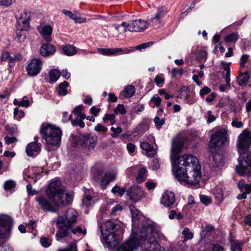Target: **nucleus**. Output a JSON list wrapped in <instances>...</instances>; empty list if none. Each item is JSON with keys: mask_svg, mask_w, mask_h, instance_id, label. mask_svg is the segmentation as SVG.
<instances>
[{"mask_svg": "<svg viewBox=\"0 0 251 251\" xmlns=\"http://www.w3.org/2000/svg\"><path fill=\"white\" fill-rule=\"evenodd\" d=\"M183 146L184 142L178 136L173 139L170 156L173 172L180 183L197 184L201 177V166L198 158L192 155L184 154L177 157Z\"/></svg>", "mask_w": 251, "mask_h": 251, "instance_id": "obj_1", "label": "nucleus"}, {"mask_svg": "<svg viewBox=\"0 0 251 251\" xmlns=\"http://www.w3.org/2000/svg\"><path fill=\"white\" fill-rule=\"evenodd\" d=\"M139 233L118 247L116 251H133L137 248L146 244L155 246H160L157 243L155 238L158 235L156 225L151 221H145L141 225Z\"/></svg>", "mask_w": 251, "mask_h": 251, "instance_id": "obj_2", "label": "nucleus"}, {"mask_svg": "<svg viewBox=\"0 0 251 251\" xmlns=\"http://www.w3.org/2000/svg\"><path fill=\"white\" fill-rule=\"evenodd\" d=\"M77 212L74 209H69L63 216H59L56 221L58 230L56 234V239L59 241L69 234L68 229L76 223Z\"/></svg>", "mask_w": 251, "mask_h": 251, "instance_id": "obj_3", "label": "nucleus"}, {"mask_svg": "<svg viewBox=\"0 0 251 251\" xmlns=\"http://www.w3.org/2000/svg\"><path fill=\"white\" fill-rule=\"evenodd\" d=\"M40 132L48 144L56 147L59 146L62 134L60 128L50 124H43Z\"/></svg>", "mask_w": 251, "mask_h": 251, "instance_id": "obj_4", "label": "nucleus"}, {"mask_svg": "<svg viewBox=\"0 0 251 251\" xmlns=\"http://www.w3.org/2000/svg\"><path fill=\"white\" fill-rule=\"evenodd\" d=\"M117 225L112 221H107L101 226L103 240L109 248H115L118 243L116 231Z\"/></svg>", "mask_w": 251, "mask_h": 251, "instance_id": "obj_5", "label": "nucleus"}, {"mask_svg": "<svg viewBox=\"0 0 251 251\" xmlns=\"http://www.w3.org/2000/svg\"><path fill=\"white\" fill-rule=\"evenodd\" d=\"M239 165L236 167V172L241 176H251V152L240 153L238 157Z\"/></svg>", "mask_w": 251, "mask_h": 251, "instance_id": "obj_6", "label": "nucleus"}, {"mask_svg": "<svg viewBox=\"0 0 251 251\" xmlns=\"http://www.w3.org/2000/svg\"><path fill=\"white\" fill-rule=\"evenodd\" d=\"M226 140V130L225 128L217 130L211 136L208 145L210 151L213 153L215 150L224 146Z\"/></svg>", "mask_w": 251, "mask_h": 251, "instance_id": "obj_7", "label": "nucleus"}, {"mask_svg": "<svg viewBox=\"0 0 251 251\" xmlns=\"http://www.w3.org/2000/svg\"><path fill=\"white\" fill-rule=\"evenodd\" d=\"M13 226V220L9 215H0V239L9 237L11 228Z\"/></svg>", "mask_w": 251, "mask_h": 251, "instance_id": "obj_8", "label": "nucleus"}, {"mask_svg": "<svg viewBox=\"0 0 251 251\" xmlns=\"http://www.w3.org/2000/svg\"><path fill=\"white\" fill-rule=\"evenodd\" d=\"M65 192L64 187L61 185L60 181L56 180L51 182L48 186L46 193L50 199H53L55 204H58L57 200L62 192Z\"/></svg>", "mask_w": 251, "mask_h": 251, "instance_id": "obj_9", "label": "nucleus"}, {"mask_svg": "<svg viewBox=\"0 0 251 251\" xmlns=\"http://www.w3.org/2000/svg\"><path fill=\"white\" fill-rule=\"evenodd\" d=\"M121 26L125 28L124 32L127 31L130 32H141L144 31L148 26L146 21L142 20H135L129 23L123 22Z\"/></svg>", "mask_w": 251, "mask_h": 251, "instance_id": "obj_10", "label": "nucleus"}, {"mask_svg": "<svg viewBox=\"0 0 251 251\" xmlns=\"http://www.w3.org/2000/svg\"><path fill=\"white\" fill-rule=\"evenodd\" d=\"M35 200L43 210L51 212H56L54 207L55 202L53 199L50 198L46 194V195H40L36 197Z\"/></svg>", "mask_w": 251, "mask_h": 251, "instance_id": "obj_11", "label": "nucleus"}, {"mask_svg": "<svg viewBox=\"0 0 251 251\" xmlns=\"http://www.w3.org/2000/svg\"><path fill=\"white\" fill-rule=\"evenodd\" d=\"M236 145L240 151L248 150L251 146V133L247 129L244 130L238 136Z\"/></svg>", "mask_w": 251, "mask_h": 251, "instance_id": "obj_12", "label": "nucleus"}, {"mask_svg": "<svg viewBox=\"0 0 251 251\" xmlns=\"http://www.w3.org/2000/svg\"><path fill=\"white\" fill-rule=\"evenodd\" d=\"M98 141L97 136L90 134L80 135L78 143L81 146L87 147L89 149H93Z\"/></svg>", "mask_w": 251, "mask_h": 251, "instance_id": "obj_13", "label": "nucleus"}, {"mask_svg": "<svg viewBox=\"0 0 251 251\" xmlns=\"http://www.w3.org/2000/svg\"><path fill=\"white\" fill-rule=\"evenodd\" d=\"M42 67V62L41 60L33 58L28 63L26 70L29 75L34 76L40 73Z\"/></svg>", "mask_w": 251, "mask_h": 251, "instance_id": "obj_14", "label": "nucleus"}, {"mask_svg": "<svg viewBox=\"0 0 251 251\" xmlns=\"http://www.w3.org/2000/svg\"><path fill=\"white\" fill-rule=\"evenodd\" d=\"M127 195L129 199L134 202H137L144 196V192L142 187L133 185L130 187L127 191Z\"/></svg>", "mask_w": 251, "mask_h": 251, "instance_id": "obj_15", "label": "nucleus"}, {"mask_svg": "<svg viewBox=\"0 0 251 251\" xmlns=\"http://www.w3.org/2000/svg\"><path fill=\"white\" fill-rule=\"evenodd\" d=\"M30 13L25 10L19 17H17V22L18 28L20 29H28L29 26Z\"/></svg>", "mask_w": 251, "mask_h": 251, "instance_id": "obj_16", "label": "nucleus"}, {"mask_svg": "<svg viewBox=\"0 0 251 251\" xmlns=\"http://www.w3.org/2000/svg\"><path fill=\"white\" fill-rule=\"evenodd\" d=\"M176 201V196L172 191H166L163 193L161 203L166 207H171Z\"/></svg>", "mask_w": 251, "mask_h": 251, "instance_id": "obj_17", "label": "nucleus"}, {"mask_svg": "<svg viewBox=\"0 0 251 251\" xmlns=\"http://www.w3.org/2000/svg\"><path fill=\"white\" fill-rule=\"evenodd\" d=\"M41 144L37 142H31L26 147V152L28 156L36 155L41 150Z\"/></svg>", "mask_w": 251, "mask_h": 251, "instance_id": "obj_18", "label": "nucleus"}, {"mask_svg": "<svg viewBox=\"0 0 251 251\" xmlns=\"http://www.w3.org/2000/svg\"><path fill=\"white\" fill-rule=\"evenodd\" d=\"M55 47L50 44H43L40 49V54L42 56H49L53 54L55 52Z\"/></svg>", "mask_w": 251, "mask_h": 251, "instance_id": "obj_19", "label": "nucleus"}, {"mask_svg": "<svg viewBox=\"0 0 251 251\" xmlns=\"http://www.w3.org/2000/svg\"><path fill=\"white\" fill-rule=\"evenodd\" d=\"M116 174L112 173H106L101 178L100 185L102 189H105L111 181H114Z\"/></svg>", "mask_w": 251, "mask_h": 251, "instance_id": "obj_20", "label": "nucleus"}, {"mask_svg": "<svg viewBox=\"0 0 251 251\" xmlns=\"http://www.w3.org/2000/svg\"><path fill=\"white\" fill-rule=\"evenodd\" d=\"M250 78L251 72L250 71H246L241 73L239 76L237 77V81L240 86H246Z\"/></svg>", "mask_w": 251, "mask_h": 251, "instance_id": "obj_21", "label": "nucleus"}, {"mask_svg": "<svg viewBox=\"0 0 251 251\" xmlns=\"http://www.w3.org/2000/svg\"><path fill=\"white\" fill-rule=\"evenodd\" d=\"M72 200V197L69 194H65L64 192H62L61 196H60L58 199L57 200V202H58V204H55V205L64 206L66 204L70 202Z\"/></svg>", "mask_w": 251, "mask_h": 251, "instance_id": "obj_22", "label": "nucleus"}, {"mask_svg": "<svg viewBox=\"0 0 251 251\" xmlns=\"http://www.w3.org/2000/svg\"><path fill=\"white\" fill-rule=\"evenodd\" d=\"M140 147L146 151L147 155L149 157H153L156 153L155 150L148 142H141Z\"/></svg>", "mask_w": 251, "mask_h": 251, "instance_id": "obj_23", "label": "nucleus"}, {"mask_svg": "<svg viewBox=\"0 0 251 251\" xmlns=\"http://www.w3.org/2000/svg\"><path fill=\"white\" fill-rule=\"evenodd\" d=\"M16 28L17 30L15 36L14 37V40L18 43L22 44L25 42L26 39V36L25 31H26L27 29H20L18 28V25H17Z\"/></svg>", "mask_w": 251, "mask_h": 251, "instance_id": "obj_24", "label": "nucleus"}, {"mask_svg": "<svg viewBox=\"0 0 251 251\" xmlns=\"http://www.w3.org/2000/svg\"><path fill=\"white\" fill-rule=\"evenodd\" d=\"M75 117L73 121H72V125L74 126H79L80 128L85 127V123L83 120L85 118V114L75 115Z\"/></svg>", "mask_w": 251, "mask_h": 251, "instance_id": "obj_25", "label": "nucleus"}, {"mask_svg": "<svg viewBox=\"0 0 251 251\" xmlns=\"http://www.w3.org/2000/svg\"><path fill=\"white\" fill-rule=\"evenodd\" d=\"M97 50L98 52L103 55L109 56L116 55V51L120 50L116 49V48H98Z\"/></svg>", "mask_w": 251, "mask_h": 251, "instance_id": "obj_26", "label": "nucleus"}, {"mask_svg": "<svg viewBox=\"0 0 251 251\" xmlns=\"http://www.w3.org/2000/svg\"><path fill=\"white\" fill-rule=\"evenodd\" d=\"M52 28L51 26L49 25H46L42 27V30L40 32L42 34L44 38L48 41L50 40V36L52 34Z\"/></svg>", "mask_w": 251, "mask_h": 251, "instance_id": "obj_27", "label": "nucleus"}, {"mask_svg": "<svg viewBox=\"0 0 251 251\" xmlns=\"http://www.w3.org/2000/svg\"><path fill=\"white\" fill-rule=\"evenodd\" d=\"M63 13L67 16L70 17L71 19L74 20L76 23H82L86 22V19L77 17L76 15L73 13L71 11L64 10Z\"/></svg>", "mask_w": 251, "mask_h": 251, "instance_id": "obj_28", "label": "nucleus"}, {"mask_svg": "<svg viewBox=\"0 0 251 251\" xmlns=\"http://www.w3.org/2000/svg\"><path fill=\"white\" fill-rule=\"evenodd\" d=\"M69 86V83L67 81H64L63 82L60 83L56 90L59 96H64L68 93L67 90V87Z\"/></svg>", "mask_w": 251, "mask_h": 251, "instance_id": "obj_29", "label": "nucleus"}, {"mask_svg": "<svg viewBox=\"0 0 251 251\" xmlns=\"http://www.w3.org/2000/svg\"><path fill=\"white\" fill-rule=\"evenodd\" d=\"M238 188L241 192L245 193L247 194L251 192V183L248 184L245 183V180H240L238 184Z\"/></svg>", "mask_w": 251, "mask_h": 251, "instance_id": "obj_30", "label": "nucleus"}, {"mask_svg": "<svg viewBox=\"0 0 251 251\" xmlns=\"http://www.w3.org/2000/svg\"><path fill=\"white\" fill-rule=\"evenodd\" d=\"M222 156L219 153H215L213 155L210 166L212 168H217L221 163Z\"/></svg>", "mask_w": 251, "mask_h": 251, "instance_id": "obj_31", "label": "nucleus"}, {"mask_svg": "<svg viewBox=\"0 0 251 251\" xmlns=\"http://www.w3.org/2000/svg\"><path fill=\"white\" fill-rule=\"evenodd\" d=\"M63 53L68 56H72L76 53V48L73 45H66L62 46Z\"/></svg>", "mask_w": 251, "mask_h": 251, "instance_id": "obj_32", "label": "nucleus"}, {"mask_svg": "<svg viewBox=\"0 0 251 251\" xmlns=\"http://www.w3.org/2000/svg\"><path fill=\"white\" fill-rule=\"evenodd\" d=\"M131 212L132 215L133 226H135L137 225H139L140 220L141 219L144 218L142 215L141 214L140 212L137 210H135L134 211L133 209H131Z\"/></svg>", "mask_w": 251, "mask_h": 251, "instance_id": "obj_33", "label": "nucleus"}, {"mask_svg": "<svg viewBox=\"0 0 251 251\" xmlns=\"http://www.w3.org/2000/svg\"><path fill=\"white\" fill-rule=\"evenodd\" d=\"M239 38L238 32H233L227 34L225 37L224 40L226 43H235Z\"/></svg>", "mask_w": 251, "mask_h": 251, "instance_id": "obj_34", "label": "nucleus"}, {"mask_svg": "<svg viewBox=\"0 0 251 251\" xmlns=\"http://www.w3.org/2000/svg\"><path fill=\"white\" fill-rule=\"evenodd\" d=\"M147 171L144 168H142L139 170L136 177V180L138 183L143 182L147 177Z\"/></svg>", "mask_w": 251, "mask_h": 251, "instance_id": "obj_35", "label": "nucleus"}, {"mask_svg": "<svg viewBox=\"0 0 251 251\" xmlns=\"http://www.w3.org/2000/svg\"><path fill=\"white\" fill-rule=\"evenodd\" d=\"M124 92L126 98H131L135 92V88L132 85H127L125 88Z\"/></svg>", "mask_w": 251, "mask_h": 251, "instance_id": "obj_36", "label": "nucleus"}, {"mask_svg": "<svg viewBox=\"0 0 251 251\" xmlns=\"http://www.w3.org/2000/svg\"><path fill=\"white\" fill-rule=\"evenodd\" d=\"M61 73L60 71L54 69L51 70L49 73V76L50 81L52 83L56 82L60 76Z\"/></svg>", "mask_w": 251, "mask_h": 251, "instance_id": "obj_37", "label": "nucleus"}, {"mask_svg": "<svg viewBox=\"0 0 251 251\" xmlns=\"http://www.w3.org/2000/svg\"><path fill=\"white\" fill-rule=\"evenodd\" d=\"M111 192L113 194H116L117 193V195L119 197L123 196L126 192V188H121L119 186L116 185L111 190Z\"/></svg>", "mask_w": 251, "mask_h": 251, "instance_id": "obj_38", "label": "nucleus"}, {"mask_svg": "<svg viewBox=\"0 0 251 251\" xmlns=\"http://www.w3.org/2000/svg\"><path fill=\"white\" fill-rule=\"evenodd\" d=\"M182 233L184 236V241L191 240L193 237V234L190 231L189 229L187 227H185L183 229Z\"/></svg>", "mask_w": 251, "mask_h": 251, "instance_id": "obj_39", "label": "nucleus"}, {"mask_svg": "<svg viewBox=\"0 0 251 251\" xmlns=\"http://www.w3.org/2000/svg\"><path fill=\"white\" fill-rule=\"evenodd\" d=\"M149 128V125L146 123H142L136 127L137 131L140 134H143Z\"/></svg>", "mask_w": 251, "mask_h": 251, "instance_id": "obj_40", "label": "nucleus"}, {"mask_svg": "<svg viewBox=\"0 0 251 251\" xmlns=\"http://www.w3.org/2000/svg\"><path fill=\"white\" fill-rule=\"evenodd\" d=\"M6 130L10 135H13L17 132L18 129L15 125H7L5 126Z\"/></svg>", "mask_w": 251, "mask_h": 251, "instance_id": "obj_41", "label": "nucleus"}, {"mask_svg": "<svg viewBox=\"0 0 251 251\" xmlns=\"http://www.w3.org/2000/svg\"><path fill=\"white\" fill-rule=\"evenodd\" d=\"M153 121L155 124V126L157 129H160L165 123V120L164 119H160L159 117L157 116H156L154 118Z\"/></svg>", "mask_w": 251, "mask_h": 251, "instance_id": "obj_42", "label": "nucleus"}, {"mask_svg": "<svg viewBox=\"0 0 251 251\" xmlns=\"http://www.w3.org/2000/svg\"><path fill=\"white\" fill-rule=\"evenodd\" d=\"M0 58L1 61H6L9 63H12V56H10V53L8 51L2 52Z\"/></svg>", "mask_w": 251, "mask_h": 251, "instance_id": "obj_43", "label": "nucleus"}, {"mask_svg": "<svg viewBox=\"0 0 251 251\" xmlns=\"http://www.w3.org/2000/svg\"><path fill=\"white\" fill-rule=\"evenodd\" d=\"M114 112L115 114L120 113L121 114L124 115L126 113V111L123 104H119L114 109Z\"/></svg>", "mask_w": 251, "mask_h": 251, "instance_id": "obj_44", "label": "nucleus"}, {"mask_svg": "<svg viewBox=\"0 0 251 251\" xmlns=\"http://www.w3.org/2000/svg\"><path fill=\"white\" fill-rule=\"evenodd\" d=\"M116 49H120V50L116 51L117 54H127L135 50L134 47H131L129 48H116Z\"/></svg>", "mask_w": 251, "mask_h": 251, "instance_id": "obj_45", "label": "nucleus"}, {"mask_svg": "<svg viewBox=\"0 0 251 251\" xmlns=\"http://www.w3.org/2000/svg\"><path fill=\"white\" fill-rule=\"evenodd\" d=\"M58 251H77L76 243L75 242H73L70 244L66 249H59Z\"/></svg>", "mask_w": 251, "mask_h": 251, "instance_id": "obj_46", "label": "nucleus"}, {"mask_svg": "<svg viewBox=\"0 0 251 251\" xmlns=\"http://www.w3.org/2000/svg\"><path fill=\"white\" fill-rule=\"evenodd\" d=\"M166 9L165 8L163 7H161L160 8H159L158 9L157 13L155 15V16L152 19H155L157 20H159L160 19H161L162 17H163L165 13H166Z\"/></svg>", "mask_w": 251, "mask_h": 251, "instance_id": "obj_47", "label": "nucleus"}, {"mask_svg": "<svg viewBox=\"0 0 251 251\" xmlns=\"http://www.w3.org/2000/svg\"><path fill=\"white\" fill-rule=\"evenodd\" d=\"M110 130L113 132V133L111 134V136L113 138L117 137L118 135L121 133L123 131L122 128L119 126H118L116 128L112 126L111 127Z\"/></svg>", "mask_w": 251, "mask_h": 251, "instance_id": "obj_48", "label": "nucleus"}, {"mask_svg": "<svg viewBox=\"0 0 251 251\" xmlns=\"http://www.w3.org/2000/svg\"><path fill=\"white\" fill-rule=\"evenodd\" d=\"M16 0H0V6L8 7L15 2Z\"/></svg>", "mask_w": 251, "mask_h": 251, "instance_id": "obj_49", "label": "nucleus"}, {"mask_svg": "<svg viewBox=\"0 0 251 251\" xmlns=\"http://www.w3.org/2000/svg\"><path fill=\"white\" fill-rule=\"evenodd\" d=\"M15 186V183L12 180H7L4 184V187L6 190H10Z\"/></svg>", "mask_w": 251, "mask_h": 251, "instance_id": "obj_50", "label": "nucleus"}, {"mask_svg": "<svg viewBox=\"0 0 251 251\" xmlns=\"http://www.w3.org/2000/svg\"><path fill=\"white\" fill-rule=\"evenodd\" d=\"M150 101L153 102L156 107H158L161 103V99L157 95H154L151 99Z\"/></svg>", "mask_w": 251, "mask_h": 251, "instance_id": "obj_51", "label": "nucleus"}, {"mask_svg": "<svg viewBox=\"0 0 251 251\" xmlns=\"http://www.w3.org/2000/svg\"><path fill=\"white\" fill-rule=\"evenodd\" d=\"M215 230V227L209 224L202 226V233L207 232L211 233Z\"/></svg>", "mask_w": 251, "mask_h": 251, "instance_id": "obj_52", "label": "nucleus"}, {"mask_svg": "<svg viewBox=\"0 0 251 251\" xmlns=\"http://www.w3.org/2000/svg\"><path fill=\"white\" fill-rule=\"evenodd\" d=\"M84 106L83 105H79L77 106H76L74 110L72 111V113L74 114L75 115H81V114H84L81 112V111L83 110Z\"/></svg>", "mask_w": 251, "mask_h": 251, "instance_id": "obj_53", "label": "nucleus"}, {"mask_svg": "<svg viewBox=\"0 0 251 251\" xmlns=\"http://www.w3.org/2000/svg\"><path fill=\"white\" fill-rule=\"evenodd\" d=\"M153 44V42H149L139 45L134 47L135 50H141L142 49L147 48Z\"/></svg>", "mask_w": 251, "mask_h": 251, "instance_id": "obj_54", "label": "nucleus"}, {"mask_svg": "<svg viewBox=\"0 0 251 251\" xmlns=\"http://www.w3.org/2000/svg\"><path fill=\"white\" fill-rule=\"evenodd\" d=\"M40 243L41 245L45 248L49 247L51 244L49 238L47 237L41 238Z\"/></svg>", "mask_w": 251, "mask_h": 251, "instance_id": "obj_55", "label": "nucleus"}, {"mask_svg": "<svg viewBox=\"0 0 251 251\" xmlns=\"http://www.w3.org/2000/svg\"><path fill=\"white\" fill-rule=\"evenodd\" d=\"M165 79L163 77V75H159L156 76L154 78V82L155 84L160 86V84L164 83Z\"/></svg>", "mask_w": 251, "mask_h": 251, "instance_id": "obj_56", "label": "nucleus"}, {"mask_svg": "<svg viewBox=\"0 0 251 251\" xmlns=\"http://www.w3.org/2000/svg\"><path fill=\"white\" fill-rule=\"evenodd\" d=\"M94 130L96 132H106L107 131V128L103 126L101 124H98L95 127Z\"/></svg>", "mask_w": 251, "mask_h": 251, "instance_id": "obj_57", "label": "nucleus"}, {"mask_svg": "<svg viewBox=\"0 0 251 251\" xmlns=\"http://www.w3.org/2000/svg\"><path fill=\"white\" fill-rule=\"evenodd\" d=\"M4 140L5 144L9 145L11 144L17 142L18 139L15 137L6 136L4 138Z\"/></svg>", "mask_w": 251, "mask_h": 251, "instance_id": "obj_58", "label": "nucleus"}, {"mask_svg": "<svg viewBox=\"0 0 251 251\" xmlns=\"http://www.w3.org/2000/svg\"><path fill=\"white\" fill-rule=\"evenodd\" d=\"M29 104V101L26 96H24L22 100L20 101V106L27 107Z\"/></svg>", "mask_w": 251, "mask_h": 251, "instance_id": "obj_59", "label": "nucleus"}, {"mask_svg": "<svg viewBox=\"0 0 251 251\" xmlns=\"http://www.w3.org/2000/svg\"><path fill=\"white\" fill-rule=\"evenodd\" d=\"M183 73V70L182 69L174 68L172 70V76L175 77L177 75H182Z\"/></svg>", "mask_w": 251, "mask_h": 251, "instance_id": "obj_60", "label": "nucleus"}, {"mask_svg": "<svg viewBox=\"0 0 251 251\" xmlns=\"http://www.w3.org/2000/svg\"><path fill=\"white\" fill-rule=\"evenodd\" d=\"M123 210V207L120 204H117L114 207L112 208L111 211L110 212L111 215H115L118 211H122Z\"/></svg>", "mask_w": 251, "mask_h": 251, "instance_id": "obj_61", "label": "nucleus"}, {"mask_svg": "<svg viewBox=\"0 0 251 251\" xmlns=\"http://www.w3.org/2000/svg\"><path fill=\"white\" fill-rule=\"evenodd\" d=\"M26 190L28 195L31 196L36 195L38 193L37 191L32 188V186L31 184L27 185Z\"/></svg>", "mask_w": 251, "mask_h": 251, "instance_id": "obj_62", "label": "nucleus"}, {"mask_svg": "<svg viewBox=\"0 0 251 251\" xmlns=\"http://www.w3.org/2000/svg\"><path fill=\"white\" fill-rule=\"evenodd\" d=\"M200 200L201 202L205 205H207L211 202V199L206 195H201Z\"/></svg>", "mask_w": 251, "mask_h": 251, "instance_id": "obj_63", "label": "nucleus"}, {"mask_svg": "<svg viewBox=\"0 0 251 251\" xmlns=\"http://www.w3.org/2000/svg\"><path fill=\"white\" fill-rule=\"evenodd\" d=\"M249 56L248 54H243L240 58V66L241 67H244L245 64L249 59Z\"/></svg>", "mask_w": 251, "mask_h": 251, "instance_id": "obj_64", "label": "nucleus"}]
</instances>
